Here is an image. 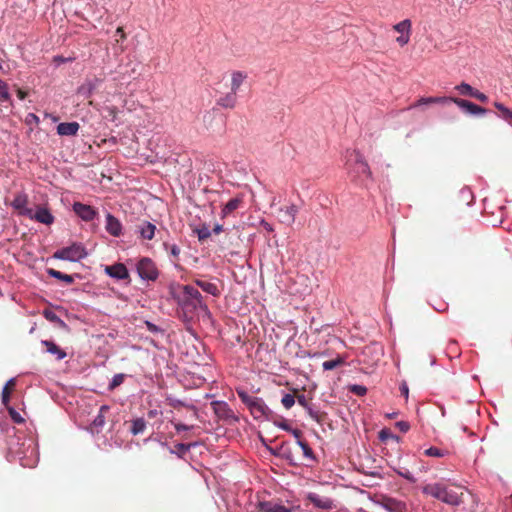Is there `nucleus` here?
I'll return each instance as SVG.
<instances>
[{
  "label": "nucleus",
  "instance_id": "1",
  "mask_svg": "<svg viewBox=\"0 0 512 512\" xmlns=\"http://www.w3.org/2000/svg\"><path fill=\"white\" fill-rule=\"evenodd\" d=\"M422 493L451 506L463 503L464 488L454 484L429 483L423 486Z\"/></svg>",
  "mask_w": 512,
  "mask_h": 512
},
{
  "label": "nucleus",
  "instance_id": "2",
  "mask_svg": "<svg viewBox=\"0 0 512 512\" xmlns=\"http://www.w3.org/2000/svg\"><path fill=\"white\" fill-rule=\"evenodd\" d=\"M345 169L353 181L364 183L367 179H372L370 167L358 150L346 151Z\"/></svg>",
  "mask_w": 512,
  "mask_h": 512
},
{
  "label": "nucleus",
  "instance_id": "3",
  "mask_svg": "<svg viewBox=\"0 0 512 512\" xmlns=\"http://www.w3.org/2000/svg\"><path fill=\"white\" fill-rule=\"evenodd\" d=\"M181 289L178 303L186 313H196L198 311L205 314L209 313L208 306L204 303L203 297L197 288L192 285H184Z\"/></svg>",
  "mask_w": 512,
  "mask_h": 512
},
{
  "label": "nucleus",
  "instance_id": "4",
  "mask_svg": "<svg viewBox=\"0 0 512 512\" xmlns=\"http://www.w3.org/2000/svg\"><path fill=\"white\" fill-rule=\"evenodd\" d=\"M87 256V252L82 244L73 243L71 246L64 247L54 252L55 259L76 262Z\"/></svg>",
  "mask_w": 512,
  "mask_h": 512
},
{
  "label": "nucleus",
  "instance_id": "5",
  "mask_svg": "<svg viewBox=\"0 0 512 512\" xmlns=\"http://www.w3.org/2000/svg\"><path fill=\"white\" fill-rule=\"evenodd\" d=\"M136 268L139 277L143 280L155 281L158 278V269L150 258H141L138 261Z\"/></svg>",
  "mask_w": 512,
  "mask_h": 512
},
{
  "label": "nucleus",
  "instance_id": "6",
  "mask_svg": "<svg viewBox=\"0 0 512 512\" xmlns=\"http://www.w3.org/2000/svg\"><path fill=\"white\" fill-rule=\"evenodd\" d=\"M20 214L45 225H51L54 222V216L42 206H38L35 212L32 209H24Z\"/></svg>",
  "mask_w": 512,
  "mask_h": 512
},
{
  "label": "nucleus",
  "instance_id": "7",
  "mask_svg": "<svg viewBox=\"0 0 512 512\" xmlns=\"http://www.w3.org/2000/svg\"><path fill=\"white\" fill-rule=\"evenodd\" d=\"M299 212V208L295 204L289 206L280 207L278 209V218L281 223L286 225H292L295 222L296 215Z\"/></svg>",
  "mask_w": 512,
  "mask_h": 512
},
{
  "label": "nucleus",
  "instance_id": "8",
  "mask_svg": "<svg viewBox=\"0 0 512 512\" xmlns=\"http://www.w3.org/2000/svg\"><path fill=\"white\" fill-rule=\"evenodd\" d=\"M448 101H452L458 107L464 109L466 112H468L470 114L483 115L487 112V110L485 108H482V107L474 104L473 102H470L465 99L450 97V98H448Z\"/></svg>",
  "mask_w": 512,
  "mask_h": 512
},
{
  "label": "nucleus",
  "instance_id": "9",
  "mask_svg": "<svg viewBox=\"0 0 512 512\" xmlns=\"http://www.w3.org/2000/svg\"><path fill=\"white\" fill-rule=\"evenodd\" d=\"M73 211L84 221H91L97 215V211L92 206L80 202L73 204Z\"/></svg>",
  "mask_w": 512,
  "mask_h": 512
},
{
  "label": "nucleus",
  "instance_id": "10",
  "mask_svg": "<svg viewBox=\"0 0 512 512\" xmlns=\"http://www.w3.org/2000/svg\"><path fill=\"white\" fill-rule=\"evenodd\" d=\"M105 272L112 278L117 280H125L129 278V272L126 266L122 263H116L105 267Z\"/></svg>",
  "mask_w": 512,
  "mask_h": 512
},
{
  "label": "nucleus",
  "instance_id": "11",
  "mask_svg": "<svg viewBox=\"0 0 512 512\" xmlns=\"http://www.w3.org/2000/svg\"><path fill=\"white\" fill-rule=\"evenodd\" d=\"M249 410H250L252 416L255 419H260V418H263V417H267L268 414L271 412L269 407L263 401V399H261L259 397L249 407Z\"/></svg>",
  "mask_w": 512,
  "mask_h": 512
},
{
  "label": "nucleus",
  "instance_id": "12",
  "mask_svg": "<svg viewBox=\"0 0 512 512\" xmlns=\"http://www.w3.org/2000/svg\"><path fill=\"white\" fill-rule=\"evenodd\" d=\"M106 231L114 236L119 237L122 235V224L121 222L112 214L108 213L106 215V225H105Z\"/></svg>",
  "mask_w": 512,
  "mask_h": 512
},
{
  "label": "nucleus",
  "instance_id": "13",
  "mask_svg": "<svg viewBox=\"0 0 512 512\" xmlns=\"http://www.w3.org/2000/svg\"><path fill=\"white\" fill-rule=\"evenodd\" d=\"M382 506L389 512H410L404 502L390 497L382 500Z\"/></svg>",
  "mask_w": 512,
  "mask_h": 512
},
{
  "label": "nucleus",
  "instance_id": "14",
  "mask_svg": "<svg viewBox=\"0 0 512 512\" xmlns=\"http://www.w3.org/2000/svg\"><path fill=\"white\" fill-rule=\"evenodd\" d=\"M214 413L220 419H229L233 416L232 410L229 408L228 404L223 401H213L211 403Z\"/></svg>",
  "mask_w": 512,
  "mask_h": 512
},
{
  "label": "nucleus",
  "instance_id": "15",
  "mask_svg": "<svg viewBox=\"0 0 512 512\" xmlns=\"http://www.w3.org/2000/svg\"><path fill=\"white\" fill-rule=\"evenodd\" d=\"M243 204V197L236 196L230 199L221 210V218L224 219L231 215L235 210H237Z\"/></svg>",
  "mask_w": 512,
  "mask_h": 512
},
{
  "label": "nucleus",
  "instance_id": "16",
  "mask_svg": "<svg viewBox=\"0 0 512 512\" xmlns=\"http://www.w3.org/2000/svg\"><path fill=\"white\" fill-rule=\"evenodd\" d=\"M79 128L80 126L77 122H64L57 126V133L61 136H74Z\"/></svg>",
  "mask_w": 512,
  "mask_h": 512
},
{
  "label": "nucleus",
  "instance_id": "17",
  "mask_svg": "<svg viewBox=\"0 0 512 512\" xmlns=\"http://www.w3.org/2000/svg\"><path fill=\"white\" fill-rule=\"evenodd\" d=\"M308 499L311 503H313L316 507L329 510L334 507L333 501L327 497H320L315 493H310L308 495Z\"/></svg>",
  "mask_w": 512,
  "mask_h": 512
},
{
  "label": "nucleus",
  "instance_id": "18",
  "mask_svg": "<svg viewBox=\"0 0 512 512\" xmlns=\"http://www.w3.org/2000/svg\"><path fill=\"white\" fill-rule=\"evenodd\" d=\"M260 511L262 512H291V509L285 507L279 502L265 501L259 504Z\"/></svg>",
  "mask_w": 512,
  "mask_h": 512
},
{
  "label": "nucleus",
  "instance_id": "19",
  "mask_svg": "<svg viewBox=\"0 0 512 512\" xmlns=\"http://www.w3.org/2000/svg\"><path fill=\"white\" fill-rule=\"evenodd\" d=\"M42 345L46 348V351L52 355H55L57 360H62L66 357V352L56 345L53 341L43 340Z\"/></svg>",
  "mask_w": 512,
  "mask_h": 512
},
{
  "label": "nucleus",
  "instance_id": "20",
  "mask_svg": "<svg viewBox=\"0 0 512 512\" xmlns=\"http://www.w3.org/2000/svg\"><path fill=\"white\" fill-rule=\"evenodd\" d=\"M193 282L196 284L197 287L201 288L204 292L212 296L217 297L220 295V290L218 289L215 283L201 279H195Z\"/></svg>",
  "mask_w": 512,
  "mask_h": 512
},
{
  "label": "nucleus",
  "instance_id": "21",
  "mask_svg": "<svg viewBox=\"0 0 512 512\" xmlns=\"http://www.w3.org/2000/svg\"><path fill=\"white\" fill-rule=\"evenodd\" d=\"M156 226L150 222L144 221L138 226V231L141 238L145 240H152L155 236Z\"/></svg>",
  "mask_w": 512,
  "mask_h": 512
},
{
  "label": "nucleus",
  "instance_id": "22",
  "mask_svg": "<svg viewBox=\"0 0 512 512\" xmlns=\"http://www.w3.org/2000/svg\"><path fill=\"white\" fill-rule=\"evenodd\" d=\"M236 94H237L236 92L230 91L226 95L220 97L217 100V104L223 108H230V109L234 108L237 103Z\"/></svg>",
  "mask_w": 512,
  "mask_h": 512
},
{
  "label": "nucleus",
  "instance_id": "23",
  "mask_svg": "<svg viewBox=\"0 0 512 512\" xmlns=\"http://www.w3.org/2000/svg\"><path fill=\"white\" fill-rule=\"evenodd\" d=\"M247 79V74L242 71H233L231 73V91L238 92L241 85Z\"/></svg>",
  "mask_w": 512,
  "mask_h": 512
},
{
  "label": "nucleus",
  "instance_id": "24",
  "mask_svg": "<svg viewBox=\"0 0 512 512\" xmlns=\"http://www.w3.org/2000/svg\"><path fill=\"white\" fill-rule=\"evenodd\" d=\"M446 101H448L447 97H421L417 102L410 106V109L421 105L444 103Z\"/></svg>",
  "mask_w": 512,
  "mask_h": 512
},
{
  "label": "nucleus",
  "instance_id": "25",
  "mask_svg": "<svg viewBox=\"0 0 512 512\" xmlns=\"http://www.w3.org/2000/svg\"><path fill=\"white\" fill-rule=\"evenodd\" d=\"M16 385V380L14 378L7 381L3 390H2V403L4 406H7L10 401V394Z\"/></svg>",
  "mask_w": 512,
  "mask_h": 512
},
{
  "label": "nucleus",
  "instance_id": "26",
  "mask_svg": "<svg viewBox=\"0 0 512 512\" xmlns=\"http://www.w3.org/2000/svg\"><path fill=\"white\" fill-rule=\"evenodd\" d=\"M47 273L51 277L64 281L67 284H72L74 282V278L72 275L64 274L58 270L50 268L47 270Z\"/></svg>",
  "mask_w": 512,
  "mask_h": 512
},
{
  "label": "nucleus",
  "instance_id": "27",
  "mask_svg": "<svg viewBox=\"0 0 512 512\" xmlns=\"http://www.w3.org/2000/svg\"><path fill=\"white\" fill-rule=\"evenodd\" d=\"M495 108L501 113L500 117L505 121L511 123L512 122V110L504 106L500 102L494 103Z\"/></svg>",
  "mask_w": 512,
  "mask_h": 512
},
{
  "label": "nucleus",
  "instance_id": "28",
  "mask_svg": "<svg viewBox=\"0 0 512 512\" xmlns=\"http://www.w3.org/2000/svg\"><path fill=\"white\" fill-rule=\"evenodd\" d=\"M344 363H345V358L343 356L339 355L333 360H328V361L323 362L322 367L324 370L328 371V370H333V369L343 365Z\"/></svg>",
  "mask_w": 512,
  "mask_h": 512
},
{
  "label": "nucleus",
  "instance_id": "29",
  "mask_svg": "<svg viewBox=\"0 0 512 512\" xmlns=\"http://www.w3.org/2000/svg\"><path fill=\"white\" fill-rule=\"evenodd\" d=\"M145 428H146L145 420L143 418H137L132 422L130 431L133 435H138V434L142 433L145 430Z\"/></svg>",
  "mask_w": 512,
  "mask_h": 512
},
{
  "label": "nucleus",
  "instance_id": "30",
  "mask_svg": "<svg viewBox=\"0 0 512 512\" xmlns=\"http://www.w3.org/2000/svg\"><path fill=\"white\" fill-rule=\"evenodd\" d=\"M27 205V196L26 195H17L14 200L12 201V206L13 208H15L16 210L19 211V213L24 210V209H28L26 207Z\"/></svg>",
  "mask_w": 512,
  "mask_h": 512
},
{
  "label": "nucleus",
  "instance_id": "31",
  "mask_svg": "<svg viewBox=\"0 0 512 512\" xmlns=\"http://www.w3.org/2000/svg\"><path fill=\"white\" fill-rule=\"evenodd\" d=\"M307 413L313 420H315L319 424H322L327 416L325 412L314 410L311 407L307 409Z\"/></svg>",
  "mask_w": 512,
  "mask_h": 512
},
{
  "label": "nucleus",
  "instance_id": "32",
  "mask_svg": "<svg viewBox=\"0 0 512 512\" xmlns=\"http://www.w3.org/2000/svg\"><path fill=\"white\" fill-rule=\"evenodd\" d=\"M125 378H126V375L123 373L115 374L112 378V381L110 382V384L108 386V390L113 391L114 389H116L118 386H120L124 382Z\"/></svg>",
  "mask_w": 512,
  "mask_h": 512
},
{
  "label": "nucleus",
  "instance_id": "33",
  "mask_svg": "<svg viewBox=\"0 0 512 512\" xmlns=\"http://www.w3.org/2000/svg\"><path fill=\"white\" fill-rule=\"evenodd\" d=\"M0 101L11 104V96L8 91V85L0 79Z\"/></svg>",
  "mask_w": 512,
  "mask_h": 512
},
{
  "label": "nucleus",
  "instance_id": "34",
  "mask_svg": "<svg viewBox=\"0 0 512 512\" xmlns=\"http://www.w3.org/2000/svg\"><path fill=\"white\" fill-rule=\"evenodd\" d=\"M237 394L241 401L249 408L255 400L258 398L256 396L249 395L245 391H237Z\"/></svg>",
  "mask_w": 512,
  "mask_h": 512
},
{
  "label": "nucleus",
  "instance_id": "35",
  "mask_svg": "<svg viewBox=\"0 0 512 512\" xmlns=\"http://www.w3.org/2000/svg\"><path fill=\"white\" fill-rule=\"evenodd\" d=\"M298 445L301 447L303 455L307 459L315 460V456H314L313 450L310 448V446L308 445V443L306 441L299 440V444Z\"/></svg>",
  "mask_w": 512,
  "mask_h": 512
},
{
  "label": "nucleus",
  "instance_id": "36",
  "mask_svg": "<svg viewBox=\"0 0 512 512\" xmlns=\"http://www.w3.org/2000/svg\"><path fill=\"white\" fill-rule=\"evenodd\" d=\"M455 89L461 94L466 96H472L474 92V88L469 85L468 83L462 82L461 84L457 85Z\"/></svg>",
  "mask_w": 512,
  "mask_h": 512
},
{
  "label": "nucleus",
  "instance_id": "37",
  "mask_svg": "<svg viewBox=\"0 0 512 512\" xmlns=\"http://www.w3.org/2000/svg\"><path fill=\"white\" fill-rule=\"evenodd\" d=\"M410 29H411V21L406 19V20H403L399 23H397L395 26H394V30L399 32V33H407L409 34L410 32Z\"/></svg>",
  "mask_w": 512,
  "mask_h": 512
},
{
  "label": "nucleus",
  "instance_id": "38",
  "mask_svg": "<svg viewBox=\"0 0 512 512\" xmlns=\"http://www.w3.org/2000/svg\"><path fill=\"white\" fill-rule=\"evenodd\" d=\"M97 81H98L97 79L95 80V82L87 81L80 87L79 92L83 93V94H87V96H90L92 94V92L96 89Z\"/></svg>",
  "mask_w": 512,
  "mask_h": 512
},
{
  "label": "nucleus",
  "instance_id": "39",
  "mask_svg": "<svg viewBox=\"0 0 512 512\" xmlns=\"http://www.w3.org/2000/svg\"><path fill=\"white\" fill-rule=\"evenodd\" d=\"M195 232L198 236V239L200 241H204L206 239H208L210 236H211V232H210V229L207 225H202L201 227L195 229Z\"/></svg>",
  "mask_w": 512,
  "mask_h": 512
},
{
  "label": "nucleus",
  "instance_id": "40",
  "mask_svg": "<svg viewBox=\"0 0 512 512\" xmlns=\"http://www.w3.org/2000/svg\"><path fill=\"white\" fill-rule=\"evenodd\" d=\"M8 410V413L11 417V419L17 423V424H22L24 423V418L20 415L19 412H17L13 407L9 406V404L7 406H5Z\"/></svg>",
  "mask_w": 512,
  "mask_h": 512
},
{
  "label": "nucleus",
  "instance_id": "41",
  "mask_svg": "<svg viewBox=\"0 0 512 512\" xmlns=\"http://www.w3.org/2000/svg\"><path fill=\"white\" fill-rule=\"evenodd\" d=\"M281 403L286 409H290L295 404V394H285Z\"/></svg>",
  "mask_w": 512,
  "mask_h": 512
},
{
  "label": "nucleus",
  "instance_id": "42",
  "mask_svg": "<svg viewBox=\"0 0 512 512\" xmlns=\"http://www.w3.org/2000/svg\"><path fill=\"white\" fill-rule=\"evenodd\" d=\"M424 454L430 457H443L445 455V453L437 447H430L426 449Z\"/></svg>",
  "mask_w": 512,
  "mask_h": 512
},
{
  "label": "nucleus",
  "instance_id": "43",
  "mask_svg": "<svg viewBox=\"0 0 512 512\" xmlns=\"http://www.w3.org/2000/svg\"><path fill=\"white\" fill-rule=\"evenodd\" d=\"M349 390L358 396H364L367 393V388L362 385H352Z\"/></svg>",
  "mask_w": 512,
  "mask_h": 512
},
{
  "label": "nucleus",
  "instance_id": "44",
  "mask_svg": "<svg viewBox=\"0 0 512 512\" xmlns=\"http://www.w3.org/2000/svg\"><path fill=\"white\" fill-rule=\"evenodd\" d=\"M164 247L166 250H169L170 251V254L175 258V259H178L179 257V254H180V248L173 244V245H169L168 243H164Z\"/></svg>",
  "mask_w": 512,
  "mask_h": 512
},
{
  "label": "nucleus",
  "instance_id": "45",
  "mask_svg": "<svg viewBox=\"0 0 512 512\" xmlns=\"http://www.w3.org/2000/svg\"><path fill=\"white\" fill-rule=\"evenodd\" d=\"M397 474L406 480H408L410 483H415L416 478L410 473L407 469L404 470H397Z\"/></svg>",
  "mask_w": 512,
  "mask_h": 512
},
{
  "label": "nucleus",
  "instance_id": "46",
  "mask_svg": "<svg viewBox=\"0 0 512 512\" xmlns=\"http://www.w3.org/2000/svg\"><path fill=\"white\" fill-rule=\"evenodd\" d=\"M295 399H297L298 404L304 407L306 410L310 408L308 400L304 394L295 395Z\"/></svg>",
  "mask_w": 512,
  "mask_h": 512
},
{
  "label": "nucleus",
  "instance_id": "47",
  "mask_svg": "<svg viewBox=\"0 0 512 512\" xmlns=\"http://www.w3.org/2000/svg\"><path fill=\"white\" fill-rule=\"evenodd\" d=\"M171 423L174 425L177 432L188 431L193 428V426H188V425L182 424L180 422H174L173 420L171 421Z\"/></svg>",
  "mask_w": 512,
  "mask_h": 512
},
{
  "label": "nucleus",
  "instance_id": "48",
  "mask_svg": "<svg viewBox=\"0 0 512 512\" xmlns=\"http://www.w3.org/2000/svg\"><path fill=\"white\" fill-rule=\"evenodd\" d=\"M471 97H474V98H476L477 100H479L480 102H483V103L488 101V97L484 93H482V92H480L479 90H476V89L474 90V92H473Z\"/></svg>",
  "mask_w": 512,
  "mask_h": 512
},
{
  "label": "nucleus",
  "instance_id": "49",
  "mask_svg": "<svg viewBox=\"0 0 512 512\" xmlns=\"http://www.w3.org/2000/svg\"><path fill=\"white\" fill-rule=\"evenodd\" d=\"M396 427L403 433H406L410 429V425L406 421L397 422Z\"/></svg>",
  "mask_w": 512,
  "mask_h": 512
},
{
  "label": "nucleus",
  "instance_id": "50",
  "mask_svg": "<svg viewBox=\"0 0 512 512\" xmlns=\"http://www.w3.org/2000/svg\"><path fill=\"white\" fill-rule=\"evenodd\" d=\"M105 423V415L98 414L97 417L93 421V425L96 427H101Z\"/></svg>",
  "mask_w": 512,
  "mask_h": 512
},
{
  "label": "nucleus",
  "instance_id": "51",
  "mask_svg": "<svg viewBox=\"0 0 512 512\" xmlns=\"http://www.w3.org/2000/svg\"><path fill=\"white\" fill-rule=\"evenodd\" d=\"M396 41L401 45H406L409 42V34L399 36Z\"/></svg>",
  "mask_w": 512,
  "mask_h": 512
},
{
  "label": "nucleus",
  "instance_id": "52",
  "mask_svg": "<svg viewBox=\"0 0 512 512\" xmlns=\"http://www.w3.org/2000/svg\"><path fill=\"white\" fill-rule=\"evenodd\" d=\"M400 392L401 394L407 399L408 398V394H409V388L406 384V382H403L401 385H400Z\"/></svg>",
  "mask_w": 512,
  "mask_h": 512
},
{
  "label": "nucleus",
  "instance_id": "53",
  "mask_svg": "<svg viewBox=\"0 0 512 512\" xmlns=\"http://www.w3.org/2000/svg\"><path fill=\"white\" fill-rule=\"evenodd\" d=\"M290 432H292L293 436L297 439V444H299V440H302V431L299 429L291 428Z\"/></svg>",
  "mask_w": 512,
  "mask_h": 512
},
{
  "label": "nucleus",
  "instance_id": "54",
  "mask_svg": "<svg viewBox=\"0 0 512 512\" xmlns=\"http://www.w3.org/2000/svg\"><path fill=\"white\" fill-rule=\"evenodd\" d=\"M391 436V433L389 430L383 429L379 432V438L381 440H386Z\"/></svg>",
  "mask_w": 512,
  "mask_h": 512
},
{
  "label": "nucleus",
  "instance_id": "55",
  "mask_svg": "<svg viewBox=\"0 0 512 512\" xmlns=\"http://www.w3.org/2000/svg\"><path fill=\"white\" fill-rule=\"evenodd\" d=\"M16 93L20 100H24L28 95V93L21 88H17Z\"/></svg>",
  "mask_w": 512,
  "mask_h": 512
},
{
  "label": "nucleus",
  "instance_id": "56",
  "mask_svg": "<svg viewBox=\"0 0 512 512\" xmlns=\"http://www.w3.org/2000/svg\"><path fill=\"white\" fill-rule=\"evenodd\" d=\"M27 119H28V122L30 123L31 121H34L35 123H38L39 122V118L38 116H36L35 114L33 113H30L28 116H27Z\"/></svg>",
  "mask_w": 512,
  "mask_h": 512
},
{
  "label": "nucleus",
  "instance_id": "57",
  "mask_svg": "<svg viewBox=\"0 0 512 512\" xmlns=\"http://www.w3.org/2000/svg\"><path fill=\"white\" fill-rule=\"evenodd\" d=\"M116 34L118 36H120L121 39H125V37H126V34H125L124 29L122 27H118L116 29Z\"/></svg>",
  "mask_w": 512,
  "mask_h": 512
},
{
  "label": "nucleus",
  "instance_id": "58",
  "mask_svg": "<svg viewBox=\"0 0 512 512\" xmlns=\"http://www.w3.org/2000/svg\"><path fill=\"white\" fill-rule=\"evenodd\" d=\"M110 410L108 405H102L99 409V414L105 415Z\"/></svg>",
  "mask_w": 512,
  "mask_h": 512
},
{
  "label": "nucleus",
  "instance_id": "59",
  "mask_svg": "<svg viewBox=\"0 0 512 512\" xmlns=\"http://www.w3.org/2000/svg\"><path fill=\"white\" fill-rule=\"evenodd\" d=\"M278 427H280L281 429H283L285 431H290L291 430V427L286 422L279 423Z\"/></svg>",
  "mask_w": 512,
  "mask_h": 512
},
{
  "label": "nucleus",
  "instance_id": "60",
  "mask_svg": "<svg viewBox=\"0 0 512 512\" xmlns=\"http://www.w3.org/2000/svg\"><path fill=\"white\" fill-rule=\"evenodd\" d=\"M222 231H223V226H222V225H220V224H216V225L214 226V228H213V232H214L215 234H219V233H221Z\"/></svg>",
  "mask_w": 512,
  "mask_h": 512
},
{
  "label": "nucleus",
  "instance_id": "61",
  "mask_svg": "<svg viewBox=\"0 0 512 512\" xmlns=\"http://www.w3.org/2000/svg\"><path fill=\"white\" fill-rule=\"evenodd\" d=\"M170 405L175 409H177L179 406H184V404L179 400L172 401Z\"/></svg>",
  "mask_w": 512,
  "mask_h": 512
},
{
  "label": "nucleus",
  "instance_id": "62",
  "mask_svg": "<svg viewBox=\"0 0 512 512\" xmlns=\"http://www.w3.org/2000/svg\"><path fill=\"white\" fill-rule=\"evenodd\" d=\"M146 324H147V327H148L149 331H151V332L157 331L156 325H154V324H152L150 322H146Z\"/></svg>",
  "mask_w": 512,
  "mask_h": 512
},
{
  "label": "nucleus",
  "instance_id": "63",
  "mask_svg": "<svg viewBox=\"0 0 512 512\" xmlns=\"http://www.w3.org/2000/svg\"><path fill=\"white\" fill-rule=\"evenodd\" d=\"M264 227H265V229H266L267 231H269V232L273 230V229H272V227H271V225H270V224H268V223H264Z\"/></svg>",
  "mask_w": 512,
  "mask_h": 512
},
{
  "label": "nucleus",
  "instance_id": "64",
  "mask_svg": "<svg viewBox=\"0 0 512 512\" xmlns=\"http://www.w3.org/2000/svg\"><path fill=\"white\" fill-rule=\"evenodd\" d=\"M179 448L183 449V450H187L189 448V445L179 444Z\"/></svg>",
  "mask_w": 512,
  "mask_h": 512
}]
</instances>
